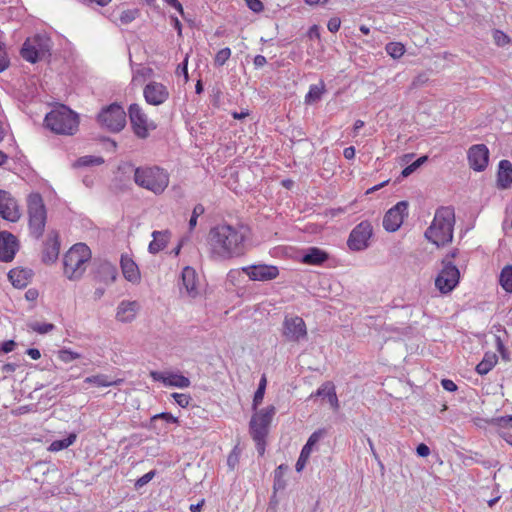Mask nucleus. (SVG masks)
Instances as JSON below:
<instances>
[{"label":"nucleus","instance_id":"39448f33","mask_svg":"<svg viewBox=\"0 0 512 512\" xmlns=\"http://www.w3.org/2000/svg\"><path fill=\"white\" fill-rule=\"evenodd\" d=\"M135 183L154 193L162 194L169 185L170 177L166 170L158 166L138 167L134 172Z\"/></svg>","mask_w":512,"mask_h":512},{"label":"nucleus","instance_id":"9b49d317","mask_svg":"<svg viewBox=\"0 0 512 512\" xmlns=\"http://www.w3.org/2000/svg\"><path fill=\"white\" fill-rule=\"evenodd\" d=\"M282 335L288 342L305 341L308 336L305 321L299 316H286L282 325Z\"/></svg>","mask_w":512,"mask_h":512},{"label":"nucleus","instance_id":"aec40b11","mask_svg":"<svg viewBox=\"0 0 512 512\" xmlns=\"http://www.w3.org/2000/svg\"><path fill=\"white\" fill-rule=\"evenodd\" d=\"M150 377L154 381L162 382L165 386L181 389L189 387L191 383L186 376L173 372L151 371Z\"/></svg>","mask_w":512,"mask_h":512},{"label":"nucleus","instance_id":"ea45409f","mask_svg":"<svg viewBox=\"0 0 512 512\" xmlns=\"http://www.w3.org/2000/svg\"><path fill=\"white\" fill-rule=\"evenodd\" d=\"M29 328L38 334H47L54 330L55 326L52 323L31 322L28 324Z\"/></svg>","mask_w":512,"mask_h":512},{"label":"nucleus","instance_id":"6e6d98bb","mask_svg":"<svg viewBox=\"0 0 512 512\" xmlns=\"http://www.w3.org/2000/svg\"><path fill=\"white\" fill-rule=\"evenodd\" d=\"M416 452L420 457H427L430 454V448L426 444L421 443L417 446Z\"/></svg>","mask_w":512,"mask_h":512},{"label":"nucleus","instance_id":"cd10ccee","mask_svg":"<svg viewBox=\"0 0 512 512\" xmlns=\"http://www.w3.org/2000/svg\"><path fill=\"white\" fill-rule=\"evenodd\" d=\"M327 259L328 254L317 247L307 249L306 253L302 256V262L308 265H320Z\"/></svg>","mask_w":512,"mask_h":512},{"label":"nucleus","instance_id":"412c9836","mask_svg":"<svg viewBox=\"0 0 512 512\" xmlns=\"http://www.w3.org/2000/svg\"><path fill=\"white\" fill-rule=\"evenodd\" d=\"M19 249L17 238L10 232H0V260L10 262Z\"/></svg>","mask_w":512,"mask_h":512},{"label":"nucleus","instance_id":"9d476101","mask_svg":"<svg viewBox=\"0 0 512 512\" xmlns=\"http://www.w3.org/2000/svg\"><path fill=\"white\" fill-rule=\"evenodd\" d=\"M128 112L132 129L137 137L145 139L150 131L156 128V124L148 118L138 104H131Z\"/></svg>","mask_w":512,"mask_h":512},{"label":"nucleus","instance_id":"79ce46f5","mask_svg":"<svg viewBox=\"0 0 512 512\" xmlns=\"http://www.w3.org/2000/svg\"><path fill=\"white\" fill-rule=\"evenodd\" d=\"M231 56V49L226 47L219 50L215 56L214 63L217 66H223Z\"/></svg>","mask_w":512,"mask_h":512},{"label":"nucleus","instance_id":"f8f14e48","mask_svg":"<svg viewBox=\"0 0 512 512\" xmlns=\"http://www.w3.org/2000/svg\"><path fill=\"white\" fill-rule=\"evenodd\" d=\"M373 235L372 224L365 220L355 226L350 232L347 245L352 251H362L369 246V241Z\"/></svg>","mask_w":512,"mask_h":512},{"label":"nucleus","instance_id":"20e7f679","mask_svg":"<svg viewBox=\"0 0 512 512\" xmlns=\"http://www.w3.org/2000/svg\"><path fill=\"white\" fill-rule=\"evenodd\" d=\"M45 126L61 135H74L78 131L79 116L65 105L52 109L44 119Z\"/></svg>","mask_w":512,"mask_h":512},{"label":"nucleus","instance_id":"ddd939ff","mask_svg":"<svg viewBox=\"0 0 512 512\" xmlns=\"http://www.w3.org/2000/svg\"><path fill=\"white\" fill-rule=\"evenodd\" d=\"M275 415V407L269 406L267 408L257 411L251 418L250 431L253 439L265 438L268 432V427Z\"/></svg>","mask_w":512,"mask_h":512},{"label":"nucleus","instance_id":"de8ad7c7","mask_svg":"<svg viewBox=\"0 0 512 512\" xmlns=\"http://www.w3.org/2000/svg\"><path fill=\"white\" fill-rule=\"evenodd\" d=\"M156 419H163L168 423H174V424H177L179 422L177 417L173 416L171 413H168V412H162V413L156 414L152 417V420H156Z\"/></svg>","mask_w":512,"mask_h":512},{"label":"nucleus","instance_id":"e2e57ef3","mask_svg":"<svg viewBox=\"0 0 512 512\" xmlns=\"http://www.w3.org/2000/svg\"><path fill=\"white\" fill-rule=\"evenodd\" d=\"M417 170V168L415 167V165L412 163L410 165H408L407 167H405L402 172H401V175L402 177H408L409 175H411L413 172H415Z\"/></svg>","mask_w":512,"mask_h":512},{"label":"nucleus","instance_id":"a211bd4d","mask_svg":"<svg viewBox=\"0 0 512 512\" xmlns=\"http://www.w3.org/2000/svg\"><path fill=\"white\" fill-rule=\"evenodd\" d=\"M467 158L474 171H483L489 162V149L484 144L473 145L468 149Z\"/></svg>","mask_w":512,"mask_h":512},{"label":"nucleus","instance_id":"5fc2aeb1","mask_svg":"<svg viewBox=\"0 0 512 512\" xmlns=\"http://www.w3.org/2000/svg\"><path fill=\"white\" fill-rule=\"evenodd\" d=\"M442 387L449 392H454L457 390V385L450 379H443L441 381Z\"/></svg>","mask_w":512,"mask_h":512},{"label":"nucleus","instance_id":"0eeeda50","mask_svg":"<svg viewBox=\"0 0 512 512\" xmlns=\"http://www.w3.org/2000/svg\"><path fill=\"white\" fill-rule=\"evenodd\" d=\"M52 43L46 34H37L27 38L21 49V56L28 62L35 63L51 49Z\"/></svg>","mask_w":512,"mask_h":512},{"label":"nucleus","instance_id":"f257e3e1","mask_svg":"<svg viewBox=\"0 0 512 512\" xmlns=\"http://www.w3.org/2000/svg\"><path fill=\"white\" fill-rule=\"evenodd\" d=\"M249 228L243 225L219 224L208 235L211 257L225 261L242 256L246 250Z\"/></svg>","mask_w":512,"mask_h":512},{"label":"nucleus","instance_id":"2f4dec72","mask_svg":"<svg viewBox=\"0 0 512 512\" xmlns=\"http://www.w3.org/2000/svg\"><path fill=\"white\" fill-rule=\"evenodd\" d=\"M84 382L96 387H110L118 385L121 382V380H112L107 375L97 374L86 377Z\"/></svg>","mask_w":512,"mask_h":512},{"label":"nucleus","instance_id":"680f3d73","mask_svg":"<svg viewBox=\"0 0 512 512\" xmlns=\"http://www.w3.org/2000/svg\"><path fill=\"white\" fill-rule=\"evenodd\" d=\"M88 5H97V6H106L108 5L111 0H83Z\"/></svg>","mask_w":512,"mask_h":512},{"label":"nucleus","instance_id":"473e14b6","mask_svg":"<svg viewBox=\"0 0 512 512\" xmlns=\"http://www.w3.org/2000/svg\"><path fill=\"white\" fill-rule=\"evenodd\" d=\"M325 92V84L321 81L318 84L311 85L309 87V91L305 96V103L306 104H313L318 102L323 93Z\"/></svg>","mask_w":512,"mask_h":512},{"label":"nucleus","instance_id":"8fccbe9b","mask_svg":"<svg viewBox=\"0 0 512 512\" xmlns=\"http://www.w3.org/2000/svg\"><path fill=\"white\" fill-rule=\"evenodd\" d=\"M245 2L248 8L255 13H260L264 9V5L260 0H245Z\"/></svg>","mask_w":512,"mask_h":512},{"label":"nucleus","instance_id":"49530a36","mask_svg":"<svg viewBox=\"0 0 512 512\" xmlns=\"http://www.w3.org/2000/svg\"><path fill=\"white\" fill-rule=\"evenodd\" d=\"M9 66V59L6 53V47L3 42L0 41V72L6 70Z\"/></svg>","mask_w":512,"mask_h":512},{"label":"nucleus","instance_id":"2eb2a0df","mask_svg":"<svg viewBox=\"0 0 512 512\" xmlns=\"http://www.w3.org/2000/svg\"><path fill=\"white\" fill-rule=\"evenodd\" d=\"M21 215L17 199L9 191L0 189V217L8 222L16 223Z\"/></svg>","mask_w":512,"mask_h":512},{"label":"nucleus","instance_id":"58836bf2","mask_svg":"<svg viewBox=\"0 0 512 512\" xmlns=\"http://www.w3.org/2000/svg\"><path fill=\"white\" fill-rule=\"evenodd\" d=\"M266 384H267L266 377L262 376V378L259 382L258 388L254 394V398H253V408L254 409H256L263 401Z\"/></svg>","mask_w":512,"mask_h":512},{"label":"nucleus","instance_id":"6ab92c4d","mask_svg":"<svg viewBox=\"0 0 512 512\" xmlns=\"http://www.w3.org/2000/svg\"><path fill=\"white\" fill-rule=\"evenodd\" d=\"M143 95L148 104L158 106L168 99L169 91L162 83L151 81L144 87Z\"/></svg>","mask_w":512,"mask_h":512},{"label":"nucleus","instance_id":"e433bc0d","mask_svg":"<svg viewBox=\"0 0 512 512\" xmlns=\"http://www.w3.org/2000/svg\"><path fill=\"white\" fill-rule=\"evenodd\" d=\"M102 163H104V159L102 157L86 155V156L80 157L74 163V167L95 166V165H101Z\"/></svg>","mask_w":512,"mask_h":512},{"label":"nucleus","instance_id":"c756f323","mask_svg":"<svg viewBox=\"0 0 512 512\" xmlns=\"http://www.w3.org/2000/svg\"><path fill=\"white\" fill-rule=\"evenodd\" d=\"M137 13L138 11L136 9H122L120 11H114L110 15V19L116 25H127L136 18Z\"/></svg>","mask_w":512,"mask_h":512},{"label":"nucleus","instance_id":"c9c22d12","mask_svg":"<svg viewBox=\"0 0 512 512\" xmlns=\"http://www.w3.org/2000/svg\"><path fill=\"white\" fill-rule=\"evenodd\" d=\"M501 287L508 293H512V266H505L499 277Z\"/></svg>","mask_w":512,"mask_h":512},{"label":"nucleus","instance_id":"09e8293b","mask_svg":"<svg viewBox=\"0 0 512 512\" xmlns=\"http://www.w3.org/2000/svg\"><path fill=\"white\" fill-rule=\"evenodd\" d=\"M188 58H189V55L186 54L182 64H180L176 70V74H178V75L182 74L184 76L185 82H187L189 80L188 70H187Z\"/></svg>","mask_w":512,"mask_h":512},{"label":"nucleus","instance_id":"423d86ee","mask_svg":"<svg viewBox=\"0 0 512 512\" xmlns=\"http://www.w3.org/2000/svg\"><path fill=\"white\" fill-rule=\"evenodd\" d=\"M29 227L31 233L39 238L46 224V209L40 194L32 193L27 199Z\"/></svg>","mask_w":512,"mask_h":512},{"label":"nucleus","instance_id":"a18cd8bd","mask_svg":"<svg viewBox=\"0 0 512 512\" xmlns=\"http://www.w3.org/2000/svg\"><path fill=\"white\" fill-rule=\"evenodd\" d=\"M172 398L175 400V402L180 406V407H187L191 401V397L188 395V394H184V393H173L172 395Z\"/></svg>","mask_w":512,"mask_h":512},{"label":"nucleus","instance_id":"052dcab7","mask_svg":"<svg viewBox=\"0 0 512 512\" xmlns=\"http://www.w3.org/2000/svg\"><path fill=\"white\" fill-rule=\"evenodd\" d=\"M495 39L499 45H504L505 43H508V41H509L508 37L504 33L499 32V31L496 32Z\"/></svg>","mask_w":512,"mask_h":512},{"label":"nucleus","instance_id":"393cba45","mask_svg":"<svg viewBox=\"0 0 512 512\" xmlns=\"http://www.w3.org/2000/svg\"><path fill=\"white\" fill-rule=\"evenodd\" d=\"M151 236L153 239L148 245V251L151 254H157L167 246L171 232L169 230L153 231Z\"/></svg>","mask_w":512,"mask_h":512},{"label":"nucleus","instance_id":"a878e982","mask_svg":"<svg viewBox=\"0 0 512 512\" xmlns=\"http://www.w3.org/2000/svg\"><path fill=\"white\" fill-rule=\"evenodd\" d=\"M32 276L31 270L24 268H14L8 273V278L15 288H24L30 282Z\"/></svg>","mask_w":512,"mask_h":512},{"label":"nucleus","instance_id":"6e6552de","mask_svg":"<svg viewBox=\"0 0 512 512\" xmlns=\"http://www.w3.org/2000/svg\"><path fill=\"white\" fill-rule=\"evenodd\" d=\"M98 122L111 132H119L126 125V113L122 106L113 103L101 110Z\"/></svg>","mask_w":512,"mask_h":512},{"label":"nucleus","instance_id":"b1692460","mask_svg":"<svg viewBox=\"0 0 512 512\" xmlns=\"http://www.w3.org/2000/svg\"><path fill=\"white\" fill-rule=\"evenodd\" d=\"M121 269L124 278L133 283L138 284L141 279V274L137 264L127 255L121 257Z\"/></svg>","mask_w":512,"mask_h":512},{"label":"nucleus","instance_id":"bf43d9fd","mask_svg":"<svg viewBox=\"0 0 512 512\" xmlns=\"http://www.w3.org/2000/svg\"><path fill=\"white\" fill-rule=\"evenodd\" d=\"M26 353L33 360H38L41 357L40 351L36 348H29Z\"/></svg>","mask_w":512,"mask_h":512},{"label":"nucleus","instance_id":"603ef678","mask_svg":"<svg viewBox=\"0 0 512 512\" xmlns=\"http://www.w3.org/2000/svg\"><path fill=\"white\" fill-rule=\"evenodd\" d=\"M341 21L338 17H333L328 21L327 28L330 32L335 33L339 30Z\"/></svg>","mask_w":512,"mask_h":512},{"label":"nucleus","instance_id":"c03bdc74","mask_svg":"<svg viewBox=\"0 0 512 512\" xmlns=\"http://www.w3.org/2000/svg\"><path fill=\"white\" fill-rule=\"evenodd\" d=\"M204 213V207L201 204H198L194 207L191 218L189 220V228L192 230L197 225V219L200 215Z\"/></svg>","mask_w":512,"mask_h":512},{"label":"nucleus","instance_id":"13d9d810","mask_svg":"<svg viewBox=\"0 0 512 512\" xmlns=\"http://www.w3.org/2000/svg\"><path fill=\"white\" fill-rule=\"evenodd\" d=\"M497 422L502 427H506V426L512 427V415L502 416L497 419Z\"/></svg>","mask_w":512,"mask_h":512},{"label":"nucleus","instance_id":"774afa93","mask_svg":"<svg viewBox=\"0 0 512 512\" xmlns=\"http://www.w3.org/2000/svg\"><path fill=\"white\" fill-rule=\"evenodd\" d=\"M266 63H267L266 58L262 55H257L254 58V65L258 68L263 67Z\"/></svg>","mask_w":512,"mask_h":512},{"label":"nucleus","instance_id":"dca6fc26","mask_svg":"<svg viewBox=\"0 0 512 512\" xmlns=\"http://www.w3.org/2000/svg\"><path fill=\"white\" fill-rule=\"evenodd\" d=\"M408 216V202L400 201L390 208L383 218V227L388 232L397 231Z\"/></svg>","mask_w":512,"mask_h":512},{"label":"nucleus","instance_id":"7c9ffc66","mask_svg":"<svg viewBox=\"0 0 512 512\" xmlns=\"http://www.w3.org/2000/svg\"><path fill=\"white\" fill-rule=\"evenodd\" d=\"M498 357L495 353L488 352L484 355L482 361L477 364L476 371L480 375H486L497 364Z\"/></svg>","mask_w":512,"mask_h":512},{"label":"nucleus","instance_id":"f704fd0d","mask_svg":"<svg viewBox=\"0 0 512 512\" xmlns=\"http://www.w3.org/2000/svg\"><path fill=\"white\" fill-rule=\"evenodd\" d=\"M60 246L56 240L48 242L43 252V261L45 263H54L59 255Z\"/></svg>","mask_w":512,"mask_h":512},{"label":"nucleus","instance_id":"7ed1b4c3","mask_svg":"<svg viewBox=\"0 0 512 512\" xmlns=\"http://www.w3.org/2000/svg\"><path fill=\"white\" fill-rule=\"evenodd\" d=\"M92 258L90 248L85 243L74 244L63 257V275L70 281L83 278Z\"/></svg>","mask_w":512,"mask_h":512},{"label":"nucleus","instance_id":"4c0bfd02","mask_svg":"<svg viewBox=\"0 0 512 512\" xmlns=\"http://www.w3.org/2000/svg\"><path fill=\"white\" fill-rule=\"evenodd\" d=\"M388 55L392 58L397 59L400 58L405 53V47L402 43L399 42H390L386 45L385 48Z\"/></svg>","mask_w":512,"mask_h":512},{"label":"nucleus","instance_id":"0e129e2a","mask_svg":"<svg viewBox=\"0 0 512 512\" xmlns=\"http://www.w3.org/2000/svg\"><path fill=\"white\" fill-rule=\"evenodd\" d=\"M254 441L256 442L257 451L260 455H263L265 451V438L254 439Z\"/></svg>","mask_w":512,"mask_h":512},{"label":"nucleus","instance_id":"f03ea898","mask_svg":"<svg viewBox=\"0 0 512 512\" xmlns=\"http://www.w3.org/2000/svg\"><path fill=\"white\" fill-rule=\"evenodd\" d=\"M454 224V209L441 207L436 210L430 226L425 231V237L437 247H443L453 239Z\"/></svg>","mask_w":512,"mask_h":512},{"label":"nucleus","instance_id":"bb28decb","mask_svg":"<svg viewBox=\"0 0 512 512\" xmlns=\"http://www.w3.org/2000/svg\"><path fill=\"white\" fill-rule=\"evenodd\" d=\"M512 183V164L508 160H502L499 163L497 174V184L500 188L506 189Z\"/></svg>","mask_w":512,"mask_h":512},{"label":"nucleus","instance_id":"4d7b16f0","mask_svg":"<svg viewBox=\"0 0 512 512\" xmlns=\"http://www.w3.org/2000/svg\"><path fill=\"white\" fill-rule=\"evenodd\" d=\"M15 346H16V343L13 340L4 341L1 345V351L4 353L12 352L14 350Z\"/></svg>","mask_w":512,"mask_h":512},{"label":"nucleus","instance_id":"72a5a7b5","mask_svg":"<svg viewBox=\"0 0 512 512\" xmlns=\"http://www.w3.org/2000/svg\"><path fill=\"white\" fill-rule=\"evenodd\" d=\"M77 439L76 433H70L65 439L54 440L48 447L50 452H59L73 445Z\"/></svg>","mask_w":512,"mask_h":512},{"label":"nucleus","instance_id":"c85d7f7f","mask_svg":"<svg viewBox=\"0 0 512 512\" xmlns=\"http://www.w3.org/2000/svg\"><path fill=\"white\" fill-rule=\"evenodd\" d=\"M316 396L326 397L329 404L334 410L339 409V401L336 395L335 386L331 382H326L315 393Z\"/></svg>","mask_w":512,"mask_h":512},{"label":"nucleus","instance_id":"69168bd1","mask_svg":"<svg viewBox=\"0 0 512 512\" xmlns=\"http://www.w3.org/2000/svg\"><path fill=\"white\" fill-rule=\"evenodd\" d=\"M343 155L348 160L353 159L355 157V148L353 146L345 148L343 151Z\"/></svg>","mask_w":512,"mask_h":512},{"label":"nucleus","instance_id":"f3484780","mask_svg":"<svg viewBox=\"0 0 512 512\" xmlns=\"http://www.w3.org/2000/svg\"><path fill=\"white\" fill-rule=\"evenodd\" d=\"M243 273L252 281H270L279 276V269L275 265L255 264L242 267Z\"/></svg>","mask_w":512,"mask_h":512},{"label":"nucleus","instance_id":"338daca9","mask_svg":"<svg viewBox=\"0 0 512 512\" xmlns=\"http://www.w3.org/2000/svg\"><path fill=\"white\" fill-rule=\"evenodd\" d=\"M173 27L177 30L178 36H182V25L177 17H171Z\"/></svg>","mask_w":512,"mask_h":512},{"label":"nucleus","instance_id":"864d4df0","mask_svg":"<svg viewBox=\"0 0 512 512\" xmlns=\"http://www.w3.org/2000/svg\"><path fill=\"white\" fill-rule=\"evenodd\" d=\"M166 4L176 9L182 17H185L182 4L178 0H164Z\"/></svg>","mask_w":512,"mask_h":512},{"label":"nucleus","instance_id":"4be33fe9","mask_svg":"<svg viewBox=\"0 0 512 512\" xmlns=\"http://www.w3.org/2000/svg\"><path fill=\"white\" fill-rule=\"evenodd\" d=\"M140 310V304L137 301L123 300L117 308L115 318L121 323H131L137 317Z\"/></svg>","mask_w":512,"mask_h":512},{"label":"nucleus","instance_id":"37998d69","mask_svg":"<svg viewBox=\"0 0 512 512\" xmlns=\"http://www.w3.org/2000/svg\"><path fill=\"white\" fill-rule=\"evenodd\" d=\"M239 459H240V449L237 446H235L233 448V450L230 452V454L228 455V458H227L228 466L231 469H235L239 463Z\"/></svg>","mask_w":512,"mask_h":512},{"label":"nucleus","instance_id":"5701e85b","mask_svg":"<svg viewBox=\"0 0 512 512\" xmlns=\"http://www.w3.org/2000/svg\"><path fill=\"white\" fill-rule=\"evenodd\" d=\"M324 430H317L313 432L308 438L306 444L303 446L300 456L296 462L295 468L297 472H301L308 462V459L312 453L313 447L319 442V440L324 436Z\"/></svg>","mask_w":512,"mask_h":512},{"label":"nucleus","instance_id":"4468645a","mask_svg":"<svg viewBox=\"0 0 512 512\" xmlns=\"http://www.w3.org/2000/svg\"><path fill=\"white\" fill-rule=\"evenodd\" d=\"M181 295L196 298L201 294L202 282L194 268L186 266L181 273Z\"/></svg>","mask_w":512,"mask_h":512},{"label":"nucleus","instance_id":"a19ab883","mask_svg":"<svg viewBox=\"0 0 512 512\" xmlns=\"http://www.w3.org/2000/svg\"><path fill=\"white\" fill-rule=\"evenodd\" d=\"M81 357V355L75 351L70 349H61L58 351V359L63 363H70L74 360H77Z\"/></svg>","mask_w":512,"mask_h":512},{"label":"nucleus","instance_id":"1a4fd4ad","mask_svg":"<svg viewBox=\"0 0 512 512\" xmlns=\"http://www.w3.org/2000/svg\"><path fill=\"white\" fill-rule=\"evenodd\" d=\"M442 264V269L435 279V286L440 293L448 294L458 285L460 272L459 269L447 259H444Z\"/></svg>","mask_w":512,"mask_h":512},{"label":"nucleus","instance_id":"3c124183","mask_svg":"<svg viewBox=\"0 0 512 512\" xmlns=\"http://www.w3.org/2000/svg\"><path fill=\"white\" fill-rule=\"evenodd\" d=\"M155 476V472L154 471H149L147 472L146 474H144L142 477H140L136 483H135V486L137 488H141L143 487L144 485H146L147 483H149Z\"/></svg>","mask_w":512,"mask_h":512}]
</instances>
